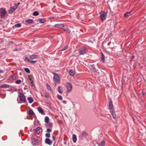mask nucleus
Wrapping results in <instances>:
<instances>
[{"label": "nucleus", "instance_id": "obj_1", "mask_svg": "<svg viewBox=\"0 0 146 146\" xmlns=\"http://www.w3.org/2000/svg\"><path fill=\"white\" fill-rule=\"evenodd\" d=\"M53 74L54 75L53 78V82L55 84H58L60 82V80L58 74L55 73H53Z\"/></svg>", "mask_w": 146, "mask_h": 146}, {"label": "nucleus", "instance_id": "obj_2", "mask_svg": "<svg viewBox=\"0 0 146 146\" xmlns=\"http://www.w3.org/2000/svg\"><path fill=\"white\" fill-rule=\"evenodd\" d=\"M7 11L5 9L1 8L0 9V17L1 18H4Z\"/></svg>", "mask_w": 146, "mask_h": 146}, {"label": "nucleus", "instance_id": "obj_3", "mask_svg": "<svg viewBox=\"0 0 146 146\" xmlns=\"http://www.w3.org/2000/svg\"><path fill=\"white\" fill-rule=\"evenodd\" d=\"M107 15V13L106 12L103 11L100 12V17L102 21H103L106 19Z\"/></svg>", "mask_w": 146, "mask_h": 146}, {"label": "nucleus", "instance_id": "obj_4", "mask_svg": "<svg viewBox=\"0 0 146 146\" xmlns=\"http://www.w3.org/2000/svg\"><path fill=\"white\" fill-rule=\"evenodd\" d=\"M79 54L80 55H84L87 52V50L85 47H82L78 50Z\"/></svg>", "mask_w": 146, "mask_h": 146}, {"label": "nucleus", "instance_id": "obj_5", "mask_svg": "<svg viewBox=\"0 0 146 146\" xmlns=\"http://www.w3.org/2000/svg\"><path fill=\"white\" fill-rule=\"evenodd\" d=\"M19 97L20 98V100L21 101L20 103L22 102H26V99L25 96L24 94L22 93H20L19 94Z\"/></svg>", "mask_w": 146, "mask_h": 146}, {"label": "nucleus", "instance_id": "obj_6", "mask_svg": "<svg viewBox=\"0 0 146 146\" xmlns=\"http://www.w3.org/2000/svg\"><path fill=\"white\" fill-rule=\"evenodd\" d=\"M18 5L16 3L14 4V6L11 7L10 9L9 10V13L10 14H12L13 12L17 9Z\"/></svg>", "mask_w": 146, "mask_h": 146}, {"label": "nucleus", "instance_id": "obj_7", "mask_svg": "<svg viewBox=\"0 0 146 146\" xmlns=\"http://www.w3.org/2000/svg\"><path fill=\"white\" fill-rule=\"evenodd\" d=\"M66 88L67 89V92L68 93L70 92L72 89V85L70 83H67L66 84Z\"/></svg>", "mask_w": 146, "mask_h": 146}, {"label": "nucleus", "instance_id": "obj_8", "mask_svg": "<svg viewBox=\"0 0 146 146\" xmlns=\"http://www.w3.org/2000/svg\"><path fill=\"white\" fill-rule=\"evenodd\" d=\"M31 143L32 145L33 146L37 145L38 143V140L34 138L32 139Z\"/></svg>", "mask_w": 146, "mask_h": 146}, {"label": "nucleus", "instance_id": "obj_9", "mask_svg": "<svg viewBox=\"0 0 146 146\" xmlns=\"http://www.w3.org/2000/svg\"><path fill=\"white\" fill-rule=\"evenodd\" d=\"M44 121L46 123L49 125V127H50L52 126V124L50 123L49 122V118L48 117L46 116L45 117Z\"/></svg>", "mask_w": 146, "mask_h": 146}, {"label": "nucleus", "instance_id": "obj_10", "mask_svg": "<svg viewBox=\"0 0 146 146\" xmlns=\"http://www.w3.org/2000/svg\"><path fill=\"white\" fill-rule=\"evenodd\" d=\"M41 96L44 97L46 98H49V95L48 93L45 92L43 93L42 94H41Z\"/></svg>", "mask_w": 146, "mask_h": 146}, {"label": "nucleus", "instance_id": "obj_11", "mask_svg": "<svg viewBox=\"0 0 146 146\" xmlns=\"http://www.w3.org/2000/svg\"><path fill=\"white\" fill-rule=\"evenodd\" d=\"M45 142L46 143L50 145H51L52 143V142L51 140L48 138H46L45 139Z\"/></svg>", "mask_w": 146, "mask_h": 146}, {"label": "nucleus", "instance_id": "obj_12", "mask_svg": "<svg viewBox=\"0 0 146 146\" xmlns=\"http://www.w3.org/2000/svg\"><path fill=\"white\" fill-rule=\"evenodd\" d=\"M46 86L48 90H50L52 93H53V90L52 89L48 83L46 84Z\"/></svg>", "mask_w": 146, "mask_h": 146}, {"label": "nucleus", "instance_id": "obj_13", "mask_svg": "<svg viewBox=\"0 0 146 146\" xmlns=\"http://www.w3.org/2000/svg\"><path fill=\"white\" fill-rule=\"evenodd\" d=\"M37 110L39 111V113L42 114H44V112L42 109L40 107H38L37 108Z\"/></svg>", "mask_w": 146, "mask_h": 146}, {"label": "nucleus", "instance_id": "obj_14", "mask_svg": "<svg viewBox=\"0 0 146 146\" xmlns=\"http://www.w3.org/2000/svg\"><path fill=\"white\" fill-rule=\"evenodd\" d=\"M38 58V56L35 54H33L30 56V58L32 60L37 58Z\"/></svg>", "mask_w": 146, "mask_h": 146}, {"label": "nucleus", "instance_id": "obj_15", "mask_svg": "<svg viewBox=\"0 0 146 146\" xmlns=\"http://www.w3.org/2000/svg\"><path fill=\"white\" fill-rule=\"evenodd\" d=\"M109 108L110 109H112L113 108L112 101L111 100L109 101Z\"/></svg>", "mask_w": 146, "mask_h": 146}, {"label": "nucleus", "instance_id": "obj_16", "mask_svg": "<svg viewBox=\"0 0 146 146\" xmlns=\"http://www.w3.org/2000/svg\"><path fill=\"white\" fill-rule=\"evenodd\" d=\"M0 87L1 88H6L9 87V86L7 84H3L1 85Z\"/></svg>", "mask_w": 146, "mask_h": 146}, {"label": "nucleus", "instance_id": "obj_17", "mask_svg": "<svg viewBox=\"0 0 146 146\" xmlns=\"http://www.w3.org/2000/svg\"><path fill=\"white\" fill-rule=\"evenodd\" d=\"M25 59L26 60H27L29 62H30V63H33V64L35 63L36 62V61L31 60H30L28 58H25Z\"/></svg>", "mask_w": 146, "mask_h": 146}, {"label": "nucleus", "instance_id": "obj_18", "mask_svg": "<svg viewBox=\"0 0 146 146\" xmlns=\"http://www.w3.org/2000/svg\"><path fill=\"white\" fill-rule=\"evenodd\" d=\"M69 75L71 76H74L75 74L74 71L72 70H70L69 71Z\"/></svg>", "mask_w": 146, "mask_h": 146}, {"label": "nucleus", "instance_id": "obj_19", "mask_svg": "<svg viewBox=\"0 0 146 146\" xmlns=\"http://www.w3.org/2000/svg\"><path fill=\"white\" fill-rule=\"evenodd\" d=\"M72 140L74 143H76L77 140V137L76 135L74 134L72 135Z\"/></svg>", "mask_w": 146, "mask_h": 146}, {"label": "nucleus", "instance_id": "obj_20", "mask_svg": "<svg viewBox=\"0 0 146 146\" xmlns=\"http://www.w3.org/2000/svg\"><path fill=\"white\" fill-rule=\"evenodd\" d=\"M25 22L31 24L33 23V21L31 19H29L25 21Z\"/></svg>", "mask_w": 146, "mask_h": 146}, {"label": "nucleus", "instance_id": "obj_21", "mask_svg": "<svg viewBox=\"0 0 146 146\" xmlns=\"http://www.w3.org/2000/svg\"><path fill=\"white\" fill-rule=\"evenodd\" d=\"M62 88L60 86H59L58 87V91L59 93L62 94L63 92Z\"/></svg>", "mask_w": 146, "mask_h": 146}, {"label": "nucleus", "instance_id": "obj_22", "mask_svg": "<svg viewBox=\"0 0 146 146\" xmlns=\"http://www.w3.org/2000/svg\"><path fill=\"white\" fill-rule=\"evenodd\" d=\"M101 60L102 61V62L104 63L105 62V57L104 55L103 54L102 52L101 53Z\"/></svg>", "mask_w": 146, "mask_h": 146}, {"label": "nucleus", "instance_id": "obj_23", "mask_svg": "<svg viewBox=\"0 0 146 146\" xmlns=\"http://www.w3.org/2000/svg\"><path fill=\"white\" fill-rule=\"evenodd\" d=\"M11 77L13 80H15L17 79V76L16 74L11 75Z\"/></svg>", "mask_w": 146, "mask_h": 146}, {"label": "nucleus", "instance_id": "obj_24", "mask_svg": "<svg viewBox=\"0 0 146 146\" xmlns=\"http://www.w3.org/2000/svg\"><path fill=\"white\" fill-rule=\"evenodd\" d=\"M27 100L29 101V103L30 104L32 103L33 101V98L31 97H28L27 98Z\"/></svg>", "mask_w": 146, "mask_h": 146}, {"label": "nucleus", "instance_id": "obj_25", "mask_svg": "<svg viewBox=\"0 0 146 146\" xmlns=\"http://www.w3.org/2000/svg\"><path fill=\"white\" fill-rule=\"evenodd\" d=\"M105 145V142L104 140L102 141L100 144H98V146H104Z\"/></svg>", "mask_w": 146, "mask_h": 146}, {"label": "nucleus", "instance_id": "obj_26", "mask_svg": "<svg viewBox=\"0 0 146 146\" xmlns=\"http://www.w3.org/2000/svg\"><path fill=\"white\" fill-rule=\"evenodd\" d=\"M28 113L29 114L31 115H33L34 114V112L33 111V110L31 109H30L29 110Z\"/></svg>", "mask_w": 146, "mask_h": 146}, {"label": "nucleus", "instance_id": "obj_27", "mask_svg": "<svg viewBox=\"0 0 146 146\" xmlns=\"http://www.w3.org/2000/svg\"><path fill=\"white\" fill-rule=\"evenodd\" d=\"M41 128L40 127H37L34 131V132L35 133H38V132L40 130Z\"/></svg>", "mask_w": 146, "mask_h": 146}, {"label": "nucleus", "instance_id": "obj_28", "mask_svg": "<svg viewBox=\"0 0 146 146\" xmlns=\"http://www.w3.org/2000/svg\"><path fill=\"white\" fill-rule=\"evenodd\" d=\"M131 13V12H128L125 13L124 15V17H126L129 16Z\"/></svg>", "mask_w": 146, "mask_h": 146}, {"label": "nucleus", "instance_id": "obj_29", "mask_svg": "<svg viewBox=\"0 0 146 146\" xmlns=\"http://www.w3.org/2000/svg\"><path fill=\"white\" fill-rule=\"evenodd\" d=\"M57 98L60 100H62L63 98L62 96L59 94H58L57 96Z\"/></svg>", "mask_w": 146, "mask_h": 146}, {"label": "nucleus", "instance_id": "obj_30", "mask_svg": "<svg viewBox=\"0 0 146 146\" xmlns=\"http://www.w3.org/2000/svg\"><path fill=\"white\" fill-rule=\"evenodd\" d=\"M21 25L19 23H18L14 25V27L16 28L19 27H21Z\"/></svg>", "mask_w": 146, "mask_h": 146}, {"label": "nucleus", "instance_id": "obj_31", "mask_svg": "<svg viewBox=\"0 0 146 146\" xmlns=\"http://www.w3.org/2000/svg\"><path fill=\"white\" fill-rule=\"evenodd\" d=\"M38 14H39L38 13L37 11H35L33 14V15L34 16H37Z\"/></svg>", "mask_w": 146, "mask_h": 146}, {"label": "nucleus", "instance_id": "obj_32", "mask_svg": "<svg viewBox=\"0 0 146 146\" xmlns=\"http://www.w3.org/2000/svg\"><path fill=\"white\" fill-rule=\"evenodd\" d=\"M25 70L27 73H29L30 72V70L28 68H25Z\"/></svg>", "mask_w": 146, "mask_h": 146}, {"label": "nucleus", "instance_id": "obj_33", "mask_svg": "<svg viewBox=\"0 0 146 146\" xmlns=\"http://www.w3.org/2000/svg\"><path fill=\"white\" fill-rule=\"evenodd\" d=\"M22 82V81H21V80H17V81H16V82H15V83L17 84H21Z\"/></svg>", "mask_w": 146, "mask_h": 146}, {"label": "nucleus", "instance_id": "obj_34", "mask_svg": "<svg viewBox=\"0 0 146 146\" xmlns=\"http://www.w3.org/2000/svg\"><path fill=\"white\" fill-rule=\"evenodd\" d=\"M68 48V46H66L62 49L60 50V51H64L67 49Z\"/></svg>", "mask_w": 146, "mask_h": 146}, {"label": "nucleus", "instance_id": "obj_35", "mask_svg": "<svg viewBox=\"0 0 146 146\" xmlns=\"http://www.w3.org/2000/svg\"><path fill=\"white\" fill-rule=\"evenodd\" d=\"M87 134L86 132L83 133L82 134V136L83 137H86L87 136Z\"/></svg>", "mask_w": 146, "mask_h": 146}, {"label": "nucleus", "instance_id": "obj_36", "mask_svg": "<svg viewBox=\"0 0 146 146\" xmlns=\"http://www.w3.org/2000/svg\"><path fill=\"white\" fill-rule=\"evenodd\" d=\"M56 25L57 26H56V27H58L60 28H63V27H64V26L63 25Z\"/></svg>", "mask_w": 146, "mask_h": 146}, {"label": "nucleus", "instance_id": "obj_37", "mask_svg": "<svg viewBox=\"0 0 146 146\" xmlns=\"http://www.w3.org/2000/svg\"><path fill=\"white\" fill-rule=\"evenodd\" d=\"M46 136L48 138H49L50 137V134L49 133H47L46 134Z\"/></svg>", "mask_w": 146, "mask_h": 146}, {"label": "nucleus", "instance_id": "obj_38", "mask_svg": "<svg viewBox=\"0 0 146 146\" xmlns=\"http://www.w3.org/2000/svg\"><path fill=\"white\" fill-rule=\"evenodd\" d=\"M113 117V118H115V115L114 112L113 111L112 112V113Z\"/></svg>", "mask_w": 146, "mask_h": 146}, {"label": "nucleus", "instance_id": "obj_39", "mask_svg": "<svg viewBox=\"0 0 146 146\" xmlns=\"http://www.w3.org/2000/svg\"><path fill=\"white\" fill-rule=\"evenodd\" d=\"M51 129H47V131L48 132H50L51 131Z\"/></svg>", "mask_w": 146, "mask_h": 146}, {"label": "nucleus", "instance_id": "obj_40", "mask_svg": "<svg viewBox=\"0 0 146 146\" xmlns=\"http://www.w3.org/2000/svg\"><path fill=\"white\" fill-rule=\"evenodd\" d=\"M44 20L42 19H41L40 20V23H44Z\"/></svg>", "mask_w": 146, "mask_h": 146}, {"label": "nucleus", "instance_id": "obj_41", "mask_svg": "<svg viewBox=\"0 0 146 146\" xmlns=\"http://www.w3.org/2000/svg\"><path fill=\"white\" fill-rule=\"evenodd\" d=\"M31 86H34V83H33V81H32L31 82Z\"/></svg>", "mask_w": 146, "mask_h": 146}, {"label": "nucleus", "instance_id": "obj_42", "mask_svg": "<svg viewBox=\"0 0 146 146\" xmlns=\"http://www.w3.org/2000/svg\"><path fill=\"white\" fill-rule=\"evenodd\" d=\"M62 102L64 104H66V102L65 100H63Z\"/></svg>", "mask_w": 146, "mask_h": 146}, {"label": "nucleus", "instance_id": "obj_43", "mask_svg": "<svg viewBox=\"0 0 146 146\" xmlns=\"http://www.w3.org/2000/svg\"><path fill=\"white\" fill-rule=\"evenodd\" d=\"M52 139H53V140H54L55 139H56L55 137L54 136H52Z\"/></svg>", "mask_w": 146, "mask_h": 146}, {"label": "nucleus", "instance_id": "obj_44", "mask_svg": "<svg viewBox=\"0 0 146 146\" xmlns=\"http://www.w3.org/2000/svg\"><path fill=\"white\" fill-rule=\"evenodd\" d=\"M3 71L1 70H0V73H3Z\"/></svg>", "mask_w": 146, "mask_h": 146}, {"label": "nucleus", "instance_id": "obj_45", "mask_svg": "<svg viewBox=\"0 0 146 146\" xmlns=\"http://www.w3.org/2000/svg\"><path fill=\"white\" fill-rule=\"evenodd\" d=\"M20 4V3L19 2L18 3L17 5H18V6Z\"/></svg>", "mask_w": 146, "mask_h": 146}, {"label": "nucleus", "instance_id": "obj_46", "mask_svg": "<svg viewBox=\"0 0 146 146\" xmlns=\"http://www.w3.org/2000/svg\"><path fill=\"white\" fill-rule=\"evenodd\" d=\"M134 58V56H132V58H133V59Z\"/></svg>", "mask_w": 146, "mask_h": 146}, {"label": "nucleus", "instance_id": "obj_47", "mask_svg": "<svg viewBox=\"0 0 146 146\" xmlns=\"http://www.w3.org/2000/svg\"><path fill=\"white\" fill-rule=\"evenodd\" d=\"M94 68V70H95V68Z\"/></svg>", "mask_w": 146, "mask_h": 146}, {"label": "nucleus", "instance_id": "obj_48", "mask_svg": "<svg viewBox=\"0 0 146 146\" xmlns=\"http://www.w3.org/2000/svg\"><path fill=\"white\" fill-rule=\"evenodd\" d=\"M54 1H53V2H54Z\"/></svg>", "mask_w": 146, "mask_h": 146}]
</instances>
